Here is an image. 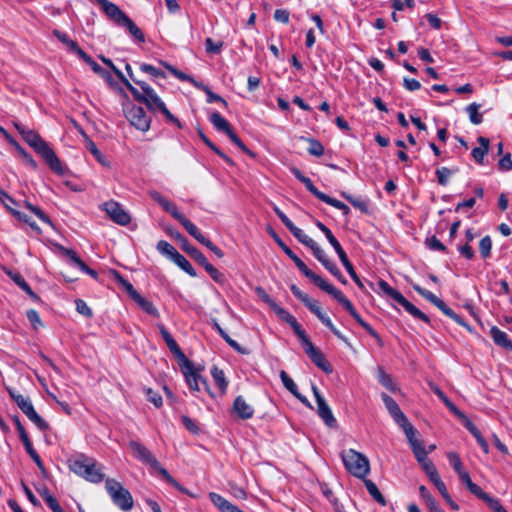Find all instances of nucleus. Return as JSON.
<instances>
[{"label":"nucleus","instance_id":"nucleus-41","mask_svg":"<svg viewBox=\"0 0 512 512\" xmlns=\"http://www.w3.org/2000/svg\"><path fill=\"white\" fill-rule=\"evenodd\" d=\"M173 262L191 277L197 276L196 270L182 254L176 253Z\"/></svg>","mask_w":512,"mask_h":512},{"label":"nucleus","instance_id":"nucleus-28","mask_svg":"<svg viewBox=\"0 0 512 512\" xmlns=\"http://www.w3.org/2000/svg\"><path fill=\"white\" fill-rule=\"evenodd\" d=\"M295 265L297 268L308 278L310 279L314 285H316L318 288H322L327 281H325L321 276L314 273L311 269L307 267V265L300 259L298 260Z\"/></svg>","mask_w":512,"mask_h":512},{"label":"nucleus","instance_id":"nucleus-33","mask_svg":"<svg viewBox=\"0 0 512 512\" xmlns=\"http://www.w3.org/2000/svg\"><path fill=\"white\" fill-rule=\"evenodd\" d=\"M209 120L217 131L227 134L231 130L229 122L219 112L211 113Z\"/></svg>","mask_w":512,"mask_h":512},{"label":"nucleus","instance_id":"nucleus-16","mask_svg":"<svg viewBox=\"0 0 512 512\" xmlns=\"http://www.w3.org/2000/svg\"><path fill=\"white\" fill-rule=\"evenodd\" d=\"M149 195L152 200L157 202L163 210L169 213L175 220L178 221L184 215L173 202L162 196L158 191L152 190L149 192Z\"/></svg>","mask_w":512,"mask_h":512},{"label":"nucleus","instance_id":"nucleus-12","mask_svg":"<svg viewBox=\"0 0 512 512\" xmlns=\"http://www.w3.org/2000/svg\"><path fill=\"white\" fill-rule=\"evenodd\" d=\"M125 117L136 129L146 132L150 128L151 118L145 110L136 105H130L124 110Z\"/></svg>","mask_w":512,"mask_h":512},{"label":"nucleus","instance_id":"nucleus-26","mask_svg":"<svg viewBox=\"0 0 512 512\" xmlns=\"http://www.w3.org/2000/svg\"><path fill=\"white\" fill-rule=\"evenodd\" d=\"M413 289L420 294L423 298H425L427 301L435 305L438 309H440L442 312L447 307L446 303L438 298L436 295H434L432 292L422 288L418 284L412 285Z\"/></svg>","mask_w":512,"mask_h":512},{"label":"nucleus","instance_id":"nucleus-22","mask_svg":"<svg viewBox=\"0 0 512 512\" xmlns=\"http://www.w3.org/2000/svg\"><path fill=\"white\" fill-rule=\"evenodd\" d=\"M208 496L211 502L220 510V512H244L240 510L236 505L226 500L220 494L210 492Z\"/></svg>","mask_w":512,"mask_h":512},{"label":"nucleus","instance_id":"nucleus-8","mask_svg":"<svg viewBox=\"0 0 512 512\" xmlns=\"http://www.w3.org/2000/svg\"><path fill=\"white\" fill-rule=\"evenodd\" d=\"M378 286L385 295L401 305L414 318L430 323V319L425 313L408 301L399 291L392 288L385 280H379Z\"/></svg>","mask_w":512,"mask_h":512},{"label":"nucleus","instance_id":"nucleus-48","mask_svg":"<svg viewBox=\"0 0 512 512\" xmlns=\"http://www.w3.org/2000/svg\"><path fill=\"white\" fill-rule=\"evenodd\" d=\"M24 206L36 215L42 222L52 225V221L47 214H45L38 206L33 205L29 201H24Z\"/></svg>","mask_w":512,"mask_h":512},{"label":"nucleus","instance_id":"nucleus-51","mask_svg":"<svg viewBox=\"0 0 512 512\" xmlns=\"http://www.w3.org/2000/svg\"><path fill=\"white\" fill-rule=\"evenodd\" d=\"M169 348V350L172 352V354L178 359L179 361V365H186V364H189V362H191L187 357L186 355L182 352V350L180 349L179 345L177 344V342H173L172 344H170L169 346H167Z\"/></svg>","mask_w":512,"mask_h":512},{"label":"nucleus","instance_id":"nucleus-18","mask_svg":"<svg viewBox=\"0 0 512 512\" xmlns=\"http://www.w3.org/2000/svg\"><path fill=\"white\" fill-rule=\"evenodd\" d=\"M292 294L300 300L313 314L318 317L322 314V309L317 300L311 299L306 293L302 292L295 284L290 286Z\"/></svg>","mask_w":512,"mask_h":512},{"label":"nucleus","instance_id":"nucleus-52","mask_svg":"<svg viewBox=\"0 0 512 512\" xmlns=\"http://www.w3.org/2000/svg\"><path fill=\"white\" fill-rule=\"evenodd\" d=\"M492 240L490 236L483 237L479 242V251L481 256L486 259L491 256Z\"/></svg>","mask_w":512,"mask_h":512},{"label":"nucleus","instance_id":"nucleus-5","mask_svg":"<svg viewBox=\"0 0 512 512\" xmlns=\"http://www.w3.org/2000/svg\"><path fill=\"white\" fill-rule=\"evenodd\" d=\"M343 464L353 476L364 479L370 472L368 458L354 449L343 451L341 454Z\"/></svg>","mask_w":512,"mask_h":512},{"label":"nucleus","instance_id":"nucleus-39","mask_svg":"<svg viewBox=\"0 0 512 512\" xmlns=\"http://www.w3.org/2000/svg\"><path fill=\"white\" fill-rule=\"evenodd\" d=\"M4 205H5L6 209L13 216H15L19 221H22V222L28 224L37 233H39V234L41 233L40 227L34 221H31V219L25 213H22L12 207H9L7 203H4Z\"/></svg>","mask_w":512,"mask_h":512},{"label":"nucleus","instance_id":"nucleus-59","mask_svg":"<svg viewBox=\"0 0 512 512\" xmlns=\"http://www.w3.org/2000/svg\"><path fill=\"white\" fill-rule=\"evenodd\" d=\"M140 70L144 73L150 74L154 78H166V75L162 70L157 69L154 66L147 63H142L140 65Z\"/></svg>","mask_w":512,"mask_h":512},{"label":"nucleus","instance_id":"nucleus-42","mask_svg":"<svg viewBox=\"0 0 512 512\" xmlns=\"http://www.w3.org/2000/svg\"><path fill=\"white\" fill-rule=\"evenodd\" d=\"M322 324H324L338 339L345 342L347 345H350L348 342V339L334 326L331 319L322 312V314L318 315L317 317Z\"/></svg>","mask_w":512,"mask_h":512},{"label":"nucleus","instance_id":"nucleus-61","mask_svg":"<svg viewBox=\"0 0 512 512\" xmlns=\"http://www.w3.org/2000/svg\"><path fill=\"white\" fill-rule=\"evenodd\" d=\"M115 275L118 282L124 287L129 296L134 300L136 298V294L139 293L136 291L133 285L128 280L123 278L118 272H115Z\"/></svg>","mask_w":512,"mask_h":512},{"label":"nucleus","instance_id":"nucleus-15","mask_svg":"<svg viewBox=\"0 0 512 512\" xmlns=\"http://www.w3.org/2000/svg\"><path fill=\"white\" fill-rule=\"evenodd\" d=\"M149 195L152 200L157 202L163 210L169 213L175 220L178 221L184 215L173 202L162 196L158 191L152 190L149 192Z\"/></svg>","mask_w":512,"mask_h":512},{"label":"nucleus","instance_id":"nucleus-29","mask_svg":"<svg viewBox=\"0 0 512 512\" xmlns=\"http://www.w3.org/2000/svg\"><path fill=\"white\" fill-rule=\"evenodd\" d=\"M295 265L297 268L308 278L310 279L314 285H316L318 288H322L327 281H325L321 276L314 273L311 269L307 267V265L300 259L298 260Z\"/></svg>","mask_w":512,"mask_h":512},{"label":"nucleus","instance_id":"nucleus-57","mask_svg":"<svg viewBox=\"0 0 512 512\" xmlns=\"http://www.w3.org/2000/svg\"><path fill=\"white\" fill-rule=\"evenodd\" d=\"M447 459L457 474L465 471L462 461L456 452L447 453Z\"/></svg>","mask_w":512,"mask_h":512},{"label":"nucleus","instance_id":"nucleus-54","mask_svg":"<svg viewBox=\"0 0 512 512\" xmlns=\"http://www.w3.org/2000/svg\"><path fill=\"white\" fill-rule=\"evenodd\" d=\"M280 378L284 385V387L292 394L296 395V392L298 391V387L293 381V379L284 371H280Z\"/></svg>","mask_w":512,"mask_h":512},{"label":"nucleus","instance_id":"nucleus-6","mask_svg":"<svg viewBox=\"0 0 512 512\" xmlns=\"http://www.w3.org/2000/svg\"><path fill=\"white\" fill-rule=\"evenodd\" d=\"M105 488L112 502L123 511H129L134 506L131 493L115 479L108 478L105 481Z\"/></svg>","mask_w":512,"mask_h":512},{"label":"nucleus","instance_id":"nucleus-46","mask_svg":"<svg viewBox=\"0 0 512 512\" xmlns=\"http://www.w3.org/2000/svg\"><path fill=\"white\" fill-rule=\"evenodd\" d=\"M157 250L163 255L168 256L172 261L175 258V254L179 253L173 245L165 240H160L157 243Z\"/></svg>","mask_w":512,"mask_h":512},{"label":"nucleus","instance_id":"nucleus-58","mask_svg":"<svg viewBox=\"0 0 512 512\" xmlns=\"http://www.w3.org/2000/svg\"><path fill=\"white\" fill-rule=\"evenodd\" d=\"M453 174L452 170L447 167H441L436 170V176L438 183L441 186H446L448 184L449 178Z\"/></svg>","mask_w":512,"mask_h":512},{"label":"nucleus","instance_id":"nucleus-49","mask_svg":"<svg viewBox=\"0 0 512 512\" xmlns=\"http://www.w3.org/2000/svg\"><path fill=\"white\" fill-rule=\"evenodd\" d=\"M199 89H201V90H203L205 92V94L207 96L206 101L208 103L220 102L225 107L228 105V103H227V101L225 99H223L220 95L214 93L208 86L200 83V88Z\"/></svg>","mask_w":512,"mask_h":512},{"label":"nucleus","instance_id":"nucleus-35","mask_svg":"<svg viewBox=\"0 0 512 512\" xmlns=\"http://www.w3.org/2000/svg\"><path fill=\"white\" fill-rule=\"evenodd\" d=\"M211 375L215 385L219 388L221 395H224L227 391L228 381L226 380L223 370L214 366L211 369Z\"/></svg>","mask_w":512,"mask_h":512},{"label":"nucleus","instance_id":"nucleus-50","mask_svg":"<svg viewBox=\"0 0 512 512\" xmlns=\"http://www.w3.org/2000/svg\"><path fill=\"white\" fill-rule=\"evenodd\" d=\"M120 82L128 89L136 101L143 103V100H145V93L143 91L141 92L135 88L125 76L120 80Z\"/></svg>","mask_w":512,"mask_h":512},{"label":"nucleus","instance_id":"nucleus-4","mask_svg":"<svg viewBox=\"0 0 512 512\" xmlns=\"http://www.w3.org/2000/svg\"><path fill=\"white\" fill-rule=\"evenodd\" d=\"M136 84L145 93V100L143 104L152 112H161L166 118L167 122L174 124L177 128L182 129V123L176 118L166 107L162 99L157 95L155 90L144 81H136Z\"/></svg>","mask_w":512,"mask_h":512},{"label":"nucleus","instance_id":"nucleus-25","mask_svg":"<svg viewBox=\"0 0 512 512\" xmlns=\"http://www.w3.org/2000/svg\"><path fill=\"white\" fill-rule=\"evenodd\" d=\"M212 327L218 332V334L223 338V340L232 347L235 351L240 354H248L249 351L246 348H243L238 342L233 340L220 326L216 319H212Z\"/></svg>","mask_w":512,"mask_h":512},{"label":"nucleus","instance_id":"nucleus-32","mask_svg":"<svg viewBox=\"0 0 512 512\" xmlns=\"http://www.w3.org/2000/svg\"><path fill=\"white\" fill-rule=\"evenodd\" d=\"M161 64L177 79L185 82L191 83L194 87L200 88V83L197 82L192 76L183 73L182 71L176 69L174 66L168 64L167 62L161 61Z\"/></svg>","mask_w":512,"mask_h":512},{"label":"nucleus","instance_id":"nucleus-2","mask_svg":"<svg viewBox=\"0 0 512 512\" xmlns=\"http://www.w3.org/2000/svg\"><path fill=\"white\" fill-rule=\"evenodd\" d=\"M96 2L102 8L105 15L116 25L126 28L135 41L139 43L145 42L142 30L116 4L108 0H96Z\"/></svg>","mask_w":512,"mask_h":512},{"label":"nucleus","instance_id":"nucleus-9","mask_svg":"<svg viewBox=\"0 0 512 512\" xmlns=\"http://www.w3.org/2000/svg\"><path fill=\"white\" fill-rule=\"evenodd\" d=\"M180 368L191 391L199 392L202 385L203 388L213 396L207 380L200 375L199 369H197L192 362H189V364L186 365H181Z\"/></svg>","mask_w":512,"mask_h":512},{"label":"nucleus","instance_id":"nucleus-14","mask_svg":"<svg viewBox=\"0 0 512 512\" xmlns=\"http://www.w3.org/2000/svg\"><path fill=\"white\" fill-rule=\"evenodd\" d=\"M330 244L334 248V250L337 253L341 263L345 267L346 271L348 272V274L350 275L352 280L356 283V285L361 290H364L363 282L361 281V279L357 275V273H356L352 263L348 259V256H347L346 252L343 250V248H342L341 244L339 243V241L336 239V240L332 241Z\"/></svg>","mask_w":512,"mask_h":512},{"label":"nucleus","instance_id":"nucleus-43","mask_svg":"<svg viewBox=\"0 0 512 512\" xmlns=\"http://www.w3.org/2000/svg\"><path fill=\"white\" fill-rule=\"evenodd\" d=\"M134 301L142 308L143 311H145L147 314L151 316H158V310L154 306V304L149 301L148 299L142 297L140 294H136V298Z\"/></svg>","mask_w":512,"mask_h":512},{"label":"nucleus","instance_id":"nucleus-7","mask_svg":"<svg viewBox=\"0 0 512 512\" xmlns=\"http://www.w3.org/2000/svg\"><path fill=\"white\" fill-rule=\"evenodd\" d=\"M6 390L11 399L40 431H46L49 429V424L36 412L29 398H25L10 387H7Z\"/></svg>","mask_w":512,"mask_h":512},{"label":"nucleus","instance_id":"nucleus-13","mask_svg":"<svg viewBox=\"0 0 512 512\" xmlns=\"http://www.w3.org/2000/svg\"><path fill=\"white\" fill-rule=\"evenodd\" d=\"M103 210L109 218L118 225L126 226L131 222L128 212L116 201H108L103 204Z\"/></svg>","mask_w":512,"mask_h":512},{"label":"nucleus","instance_id":"nucleus-23","mask_svg":"<svg viewBox=\"0 0 512 512\" xmlns=\"http://www.w3.org/2000/svg\"><path fill=\"white\" fill-rule=\"evenodd\" d=\"M317 413L326 426L330 428L336 427L337 420L334 417L332 410L330 409L325 399L320 402H317Z\"/></svg>","mask_w":512,"mask_h":512},{"label":"nucleus","instance_id":"nucleus-38","mask_svg":"<svg viewBox=\"0 0 512 512\" xmlns=\"http://www.w3.org/2000/svg\"><path fill=\"white\" fill-rule=\"evenodd\" d=\"M364 484H365V487H366L368 493L370 494V496L377 503H379L381 506H385L387 504L386 499L381 494V492L379 491L378 487L376 486V484L373 481H371L370 479H365L364 478Z\"/></svg>","mask_w":512,"mask_h":512},{"label":"nucleus","instance_id":"nucleus-24","mask_svg":"<svg viewBox=\"0 0 512 512\" xmlns=\"http://www.w3.org/2000/svg\"><path fill=\"white\" fill-rule=\"evenodd\" d=\"M490 336L496 345L512 351V341L509 339L506 332L500 330L497 326H492L490 329Z\"/></svg>","mask_w":512,"mask_h":512},{"label":"nucleus","instance_id":"nucleus-34","mask_svg":"<svg viewBox=\"0 0 512 512\" xmlns=\"http://www.w3.org/2000/svg\"><path fill=\"white\" fill-rule=\"evenodd\" d=\"M17 150L18 154L22 157L25 163L33 170H36L38 165L33 157L19 145V143L10 136V140H7Z\"/></svg>","mask_w":512,"mask_h":512},{"label":"nucleus","instance_id":"nucleus-20","mask_svg":"<svg viewBox=\"0 0 512 512\" xmlns=\"http://www.w3.org/2000/svg\"><path fill=\"white\" fill-rule=\"evenodd\" d=\"M381 398L385 404L386 409L388 410L390 416L393 418V420L398 424L400 422L406 421L405 414L401 411L399 405L397 402L387 395L386 393L381 394Z\"/></svg>","mask_w":512,"mask_h":512},{"label":"nucleus","instance_id":"nucleus-1","mask_svg":"<svg viewBox=\"0 0 512 512\" xmlns=\"http://www.w3.org/2000/svg\"><path fill=\"white\" fill-rule=\"evenodd\" d=\"M13 125L18 133L22 136L23 140L43 158V160L53 172L58 175L64 174V169L60 159L54 150L48 145V143L42 139L38 132L28 128L26 125L20 122H14Z\"/></svg>","mask_w":512,"mask_h":512},{"label":"nucleus","instance_id":"nucleus-64","mask_svg":"<svg viewBox=\"0 0 512 512\" xmlns=\"http://www.w3.org/2000/svg\"><path fill=\"white\" fill-rule=\"evenodd\" d=\"M26 317L34 329H38L40 326L43 325L39 313L35 309L28 310L26 312Z\"/></svg>","mask_w":512,"mask_h":512},{"label":"nucleus","instance_id":"nucleus-56","mask_svg":"<svg viewBox=\"0 0 512 512\" xmlns=\"http://www.w3.org/2000/svg\"><path fill=\"white\" fill-rule=\"evenodd\" d=\"M308 248H310L313 252V255L315 258L324 265L328 260V256L326 255L325 251L318 245L317 242L313 241Z\"/></svg>","mask_w":512,"mask_h":512},{"label":"nucleus","instance_id":"nucleus-21","mask_svg":"<svg viewBox=\"0 0 512 512\" xmlns=\"http://www.w3.org/2000/svg\"><path fill=\"white\" fill-rule=\"evenodd\" d=\"M321 290L325 291L329 295L333 296L350 314L351 311H354L355 308L351 301L337 288H335L332 284L326 283Z\"/></svg>","mask_w":512,"mask_h":512},{"label":"nucleus","instance_id":"nucleus-3","mask_svg":"<svg viewBox=\"0 0 512 512\" xmlns=\"http://www.w3.org/2000/svg\"><path fill=\"white\" fill-rule=\"evenodd\" d=\"M69 468L76 475L91 483H100L104 479V473L92 458L80 454L69 460Z\"/></svg>","mask_w":512,"mask_h":512},{"label":"nucleus","instance_id":"nucleus-11","mask_svg":"<svg viewBox=\"0 0 512 512\" xmlns=\"http://www.w3.org/2000/svg\"><path fill=\"white\" fill-rule=\"evenodd\" d=\"M184 251L201 265L216 283L223 284L226 281L225 275L210 264L205 255L196 247L190 244Z\"/></svg>","mask_w":512,"mask_h":512},{"label":"nucleus","instance_id":"nucleus-19","mask_svg":"<svg viewBox=\"0 0 512 512\" xmlns=\"http://www.w3.org/2000/svg\"><path fill=\"white\" fill-rule=\"evenodd\" d=\"M290 171L295 176V178L297 180H299L302 184L305 185L306 189L311 194H313L320 201L324 202V199H326L328 195L319 191L309 177H306L305 175H303L302 172L297 167H292L290 169Z\"/></svg>","mask_w":512,"mask_h":512},{"label":"nucleus","instance_id":"nucleus-17","mask_svg":"<svg viewBox=\"0 0 512 512\" xmlns=\"http://www.w3.org/2000/svg\"><path fill=\"white\" fill-rule=\"evenodd\" d=\"M233 413L242 420L251 419L254 415V408L247 403L241 395L237 396L232 406Z\"/></svg>","mask_w":512,"mask_h":512},{"label":"nucleus","instance_id":"nucleus-36","mask_svg":"<svg viewBox=\"0 0 512 512\" xmlns=\"http://www.w3.org/2000/svg\"><path fill=\"white\" fill-rule=\"evenodd\" d=\"M465 427L475 437L477 443L482 448L483 452L487 454L489 452V446L487 441L484 439L481 432L479 431V429L474 425L473 422H471L468 419L465 423Z\"/></svg>","mask_w":512,"mask_h":512},{"label":"nucleus","instance_id":"nucleus-55","mask_svg":"<svg viewBox=\"0 0 512 512\" xmlns=\"http://www.w3.org/2000/svg\"><path fill=\"white\" fill-rule=\"evenodd\" d=\"M272 310L281 321L289 325L296 320V318L293 315H291L287 310H285L278 304H276V306Z\"/></svg>","mask_w":512,"mask_h":512},{"label":"nucleus","instance_id":"nucleus-44","mask_svg":"<svg viewBox=\"0 0 512 512\" xmlns=\"http://www.w3.org/2000/svg\"><path fill=\"white\" fill-rule=\"evenodd\" d=\"M301 139L309 143L307 151L310 155L320 157L324 154V146L320 141L309 137H301Z\"/></svg>","mask_w":512,"mask_h":512},{"label":"nucleus","instance_id":"nucleus-10","mask_svg":"<svg viewBox=\"0 0 512 512\" xmlns=\"http://www.w3.org/2000/svg\"><path fill=\"white\" fill-rule=\"evenodd\" d=\"M133 456L143 464L150 466L151 469L161 473V469H165L160 462L153 456L151 451L140 442L131 440L128 444Z\"/></svg>","mask_w":512,"mask_h":512},{"label":"nucleus","instance_id":"nucleus-60","mask_svg":"<svg viewBox=\"0 0 512 512\" xmlns=\"http://www.w3.org/2000/svg\"><path fill=\"white\" fill-rule=\"evenodd\" d=\"M324 203L341 210L344 215H348L350 213V208L345 203L330 196H327V198L324 199Z\"/></svg>","mask_w":512,"mask_h":512},{"label":"nucleus","instance_id":"nucleus-45","mask_svg":"<svg viewBox=\"0 0 512 512\" xmlns=\"http://www.w3.org/2000/svg\"><path fill=\"white\" fill-rule=\"evenodd\" d=\"M82 60L88 64L91 69L93 70V72H95L96 74H98L99 76H101L102 78L104 79H110V73L105 70L104 68H102L97 62H95L91 56H89L88 54H86Z\"/></svg>","mask_w":512,"mask_h":512},{"label":"nucleus","instance_id":"nucleus-37","mask_svg":"<svg viewBox=\"0 0 512 512\" xmlns=\"http://www.w3.org/2000/svg\"><path fill=\"white\" fill-rule=\"evenodd\" d=\"M312 362L322 371L329 374L332 373L333 369L330 363L326 360L325 356L318 349L309 357Z\"/></svg>","mask_w":512,"mask_h":512},{"label":"nucleus","instance_id":"nucleus-30","mask_svg":"<svg viewBox=\"0 0 512 512\" xmlns=\"http://www.w3.org/2000/svg\"><path fill=\"white\" fill-rule=\"evenodd\" d=\"M178 222L185 228V230L195 238L199 243H203L206 237L200 232L195 224H193L189 219L183 215Z\"/></svg>","mask_w":512,"mask_h":512},{"label":"nucleus","instance_id":"nucleus-53","mask_svg":"<svg viewBox=\"0 0 512 512\" xmlns=\"http://www.w3.org/2000/svg\"><path fill=\"white\" fill-rule=\"evenodd\" d=\"M342 196L355 208L359 209L361 212L368 213V204L366 201L362 199L354 198L353 196L342 193Z\"/></svg>","mask_w":512,"mask_h":512},{"label":"nucleus","instance_id":"nucleus-40","mask_svg":"<svg viewBox=\"0 0 512 512\" xmlns=\"http://www.w3.org/2000/svg\"><path fill=\"white\" fill-rule=\"evenodd\" d=\"M480 107H481V104L473 102L465 108L471 123L474 125H479L483 121V116L479 112Z\"/></svg>","mask_w":512,"mask_h":512},{"label":"nucleus","instance_id":"nucleus-62","mask_svg":"<svg viewBox=\"0 0 512 512\" xmlns=\"http://www.w3.org/2000/svg\"><path fill=\"white\" fill-rule=\"evenodd\" d=\"M12 279L27 294L35 296V293L31 289L30 285L26 282V280L20 273H16L15 275H13Z\"/></svg>","mask_w":512,"mask_h":512},{"label":"nucleus","instance_id":"nucleus-27","mask_svg":"<svg viewBox=\"0 0 512 512\" xmlns=\"http://www.w3.org/2000/svg\"><path fill=\"white\" fill-rule=\"evenodd\" d=\"M478 142H479L480 146L479 147H475L472 150L471 154H472V157L474 158V160L478 164H483L484 163V157H485V155H487V153L489 151L490 141H489L488 138L480 136V137H478Z\"/></svg>","mask_w":512,"mask_h":512},{"label":"nucleus","instance_id":"nucleus-63","mask_svg":"<svg viewBox=\"0 0 512 512\" xmlns=\"http://www.w3.org/2000/svg\"><path fill=\"white\" fill-rule=\"evenodd\" d=\"M398 425L403 429L408 442L416 439L415 438L416 430L413 427V425L409 422L408 418H406L405 422L398 423Z\"/></svg>","mask_w":512,"mask_h":512},{"label":"nucleus","instance_id":"nucleus-31","mask_svg":"<svg viewBox=\"0 0 512 512\" xmlns=\"http://www.w3.org/2000/svg\"><path fill=\"white\" fill-rule=\"evenodd\" d=\"M377 379L379 383L382 386H384L387 390H389L391 393H396L400 390L397 384L394 383L392 377L388 373H386L382 367H378Z\"/></svg>","mask_w":512,"mask_h":512},{"label":"nucleus","instance_id":"nucleus-47","mask_svg":"<svg viewBox=\"0 0 512 512\" xmlns=\"http://www.w3.org/2000/svg\"><path fill=\"white\" fill-rule=\"evenodd\" d=\"M292 234L293 236L299 241L301 242L303 245L305 246H309L311 243H313V239L310 238L308 235H306L304 233V231L300 228H298L297 226L293 225L292 227H290L288 229Z\"/></svg>","mask_w":512,"mask_h":512}]
</instances>
